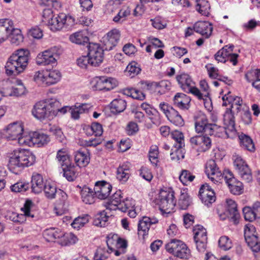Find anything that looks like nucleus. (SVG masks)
Segmentation results:
<instances>
[{"label": "nucleus", "instance_id": "1", "mask_svg": "<svg viewBox=\"0 0 260 260\" xmlns=\"http://www.w3.org/2000/svg\"><path fill=\"white\" fill-rule=\"evenodd\" d=\"M29 51L27 49L15 50L9 57L6 66V73L9 75L22 73L27 67L29 59Z\"/></svg>", "mask_w": 260, "mask_h": 260}, {"label": "nucleus", "instance_id": "2", "mask_svg": "<svg viewBox=\"0 0 260 260\" xmlns=\"http://www.w3.org/2000/svg\"><path fill=\"white\" fill-rule=\"evenodd\" d=\"M8 166L10 170L27 167L34 165L36 156L32 152L24 149H16L8 153Z\"/></svg>", "mask_w": 260, "mask_h": 260}, {"label": "nucleus", "instance_id": "3", "mask_svg": "<svg viewBox=\"0 0 260 260\" xmlns=\"http://www.w3.org/2000/svg\"><path fill=\"white\" fill-rule=\"evenodd\" d=\"M59 102L55 99H50L45 101L37 103L32 110V114L36 118L40 120L51 119L55 111H52L53 106H57Z\"/></svg>", "mask_w": 260, "mask_h": 260}, {"label": "nucleus", "instance_id": "4", "mask_svg": "<svg viewBox=\"0 0 260 260\" xmlns=\"http://www.w3.org/2000/svg\"><path fill=\"white\" fill-rule=\"evenodd\" d=\"M156 203L159 205L162 213L169 214L172 212L176 205L174 192L171 190H161Z\"/></svg>", "mask_w": 260, "mask_h": 260}, {"label": "nucleus", "instance_id": "5", "mask_svg": "<svg viewBox=\"0 0 260 260\" xmlns=\"http://www.w3.org/2000/svg\"><path fill=\"white\" fill-rule=\"evenodd\" d=\"M255 227L248 223L244 229V237L248 246L254 253H257L255 257L260 258V242L258 241Z\"/></svg>", "mask_w": 260, "mask_h": 260}, {"label": "nucleus", "instance_id": "6", "mask_svg": "<svg viewBox=\"0 0 260 260\" xmlns=\"http://www.w3.org/2000/svg\"><path fill=\"white\" fill-rule=\"evenodd\" d=\"M166 249L169 253L180 258L187 259L190 254V250L186 244L178 240H172L166 245Z\"/></svg>", "mask_w": 260, "mask_h": 260}, {"label": "nucleus", "instance_id": "7", "mask_svg": "<svg viewBox=\"0 0 260 260\" xmlns=\"http://www.w3.org/2000/svg\"><path fill=\"white\" fill-rule=\"evenodd\" d=\"M195 129L198 133H204L206 135L211 134L218 128L215 124L209 123L207 116L199 112L194 116Z\"/></svg>", "mask_w": 260, "mask_h": 260}, {"label": "nucleus", "instance_id": "8", "mask_svg": "<svg viewBox=\"0 0 260 260\" xmlns=\"http://www.w3.org/2000/svg\"><path fill=\"white\" fill-rule=\"evenodd\" d=\"M60 53V50L58 47H51L38 55L36 58L37 63L42 66L55 64Z\"/></svg>", "mask_w": 260, "mask_h": 260}, {"label": "nucleus", "instance_id": "9", "mask_svg": "<svg viewBox=\"0 0 260 260\" xmlns=\"http://www.w3.org/2000/svg\"><path fill=\"white\" fill-rule=\"evenodd\" d=\"M122 193L120 190L115 192L111 197L109 203V208L115 210L116 208L122 212H126L132 204L131 201L127 198L122 199Z\"/></svg>", "mask_w": 260, "mask_h": 260}, {"label": "nucleus", "instance_id": "10", "mask_svg": "<svg viewBox=\"0 0 260 260\" xmlns=\"http://www.w3.org/2000/svg\"><path fill=\"white\" fill-rule=\"evenodd\" d=\"M159 107L171 123L178 126H182L184 124V120L181 115L172 106L162 102L159 104Z\"/></svg>", "mask_w": 260, "mask_h": 260}, {"label": "nucleus", "instance_id": "11", "mask_svg": "<svg viewBox=\"0 0 260 260\" xmlns=\"http://www.w3.org/2000/svg\"><path fill=\"white\" fill-rule=\"evenodd\" d=\"M74 24V19L71 16H67L65 14L60 13L53 17L48 22V25L53 31L59 30L64 26H72Z\"/></svg>", "mask_w": 260, "mask_h": 260}, {"label": "nucleus", "instance_id": "12", "mask_svg": "<svg viewBox=\"0 0 260 260\" xmlns=\"http://www.w3.org/2000/svg\"><path fill=\"white\" fill-rule=\"evenodd\" d=\"M88 55L90 59V66H99L104 59V50L100 45L97 43H89L88 45Z\"/></svg>", "mask_w": 260, "mask_h": 260}, {"label": "nucleus", "instance_id": "13", "mask_svg": "<svg viewBox=\"0 0 260 260\" xmlns=\"http://www.w3.org/2000/svg\"><path fill=\"white\" fill-rule=\"evenodd\" d=\"M234 164L239 175L243 180L246 182H250L252 180V174L247 164L241 156L238 155L233 156Z\"/></svg>", "mask_w": 260, "mask_h": 260}, {"label": "nucleus", "instance_id": "14", "mask_svg": "<svg viewBox=\"0 0 260 260\" xmlns=\"http://www.w3.org/2000/svg\"><path fill=\"white\" fill-rule=\"evenodd\" d=\"M205 172L208 178L213 183L217 184L220 182L222 173L219 170L214 160L211 159L207 162Z\"/></svg>", "mask_w": 260, "mask_h": 260}, {"label": "nucleus", "instance_id": "15", "mask_svg": "<svg viewBox=\"0 0 260 260\" xmlns=\"http://www.w3.org/2000/svg\"><path fill=\"white\" fill-rule=\"evenodd\" d=\"M190 142L193 147L200 151H206L211 146V140L206 136H198L192 137Z\"/></svg>", "mask_w": 260, "mask_h": 260}, {"label": "nucleus", "instance_id": "16", "mask_svg": "<svg viewBox=\"0 0 260 260\" xmlns=\"http://www.w3.org/2000/svg\"><path fill=\"white\" fill-rule=\"evenodd\" d=\"M199 197L202 202L207 206H209L215 201V192L207 183L201 187Z\"/></svg>", "mask_w": 260, "mask_h": 260}, {"label": "nucleus", "instance_id": "17", "mask_svg": "<svg viewBox=\"0 0 260 260\" xmlns=\"http://www.w3.org/2000/svg\"><path fill=\"white\" fill-rule=\"evenodd\" d=\"M117 81L112 78L101 77L95 79L94 87L98 90H110L116 86Z\"/></svg>", "mask_w": 260, "mask_h": 260}, {"label": "nucleus", "instance_id": "18", "mask_svg": "<svg viewBox=\"0 0 260 260\" xmlns=\"http://www.w3.org/2000/svg\"><path fill=\"white\" fill-rule=\"evenodd\" d=\"M158 222V220L155 218H150L149 217L144 216L139 220L138 226V234L139 237L142 236L144 238V236L148 235V231L151 225L156 224Z\"/></svg>", "mask_w": 260, "mask_h": 260}, {"label": "nucleus", "instance_id": "19", "mask_svg": "<svg viewBox=\"0 0 260 260\" xmlns=\"http://www.w3.org/2000/svg\"><path fill=\"white\" fill-rule=\"evenodd\" d=\"M112 186L106 181L95 183L94 191L96 197L101 200L106 199L110 194Z\"/></svg>", "mask_w": 260, "mask_h": 260}, {"label": "nucleus", "instance_id": "20", "mask_svg": "<svg viewBox=\"0 0 260 260\" xmlns=\"http://www.w3.org/2000/svg\"><path fill=\"white\" fill-rule=\"evenodd\" d=\"M4 130L10 139L18 140L23 134V127L21 122L17 121L9 124Z\"/></svg>", "mask_w": 260, "mask_h": 260}, {"label": "nucleus", "instance_id": "21", "mask_svg": "<svg viewBox=\"0 0 260 260\" xmlns=\"http://www.w3.org/2000/svg\"><path fill=\"white\" fill-rule=\"evenodd\" d=\"M120 32L118 30L114 29L108 33L104 38V43L105 49L110 50L117 45L120 39Z\"/></svg>", "mask_w": 260, "mask_h": 260}, {"label": "nucleus", "instance_id": "22", "mask_svg": "<svg viewBox=\"0 0 260 260\" xmlns=\"http://www.w3.org/2000/svg\"><path fill=\"white\" fill-rule=\"evenodd\" d=\"M193 30L205 38H208L212 34V25L208 21H198L193 25Z\"/></svg>", "mask_w": 260, "mask_h": 260}, {"label": "nucleus", "instance_id": "23", "mask_svg": "<svg viewBox=\"0 0 260 260\" xmlns=\"http://www.w3.org/2000/svg\"><path fill=\"white\" fill-rule=\"evenodd\" d=\"M31 189L35 193L41 192L46 184L42 176L38 173H34L31 177Z\"/></svg>", "mask_w": 260, "mask_h": 260}, {"label": "nucleus", "instance_id": "24", "mask_svg": "<svg viewBox=\"0 0 260 260\" xmlns=\"http://www.w3.org/2000/svg\"><path fill=\"white\" fill-rule=\"evenodd\" d=\"M226 212L231 217V219L235 224L238 223L240 215L237 210V206L235 202L231 199L226 200Z\"/></svg>", "mask_w": 260, "mask_h": 260}, {"label": "nucleus", "instance_id": "25", "mask_svg": "<svg viewBox=\"0 0 260 260\" xmlns=\"http://www.w3.org/2000/svg\"><path fill=\"white\" fill-rule=\"evenodd\" d=\"M174 104L181 109H188L190 99L183 93H177L173 99Z\"/></svg>", "mask_w": 260, "mask_h": 260}, {"label": "nucleus", "instance_id": "26", "mask_svg": "<svg viewBox=\"0 0 260 260\" xmlns=\"http://www.w3.org/2000/svg\"><path fill=\"white\" fill-rule=\"evenodd\" d=\"M75 161L78 167H85L90 161V157L88 152L80 150L75 152L74 155Z\"/></svg>", "mask_w": 260, "mask_h": 260}, {"label": "nucleus", "instance_id": "27", "mask_svg": "<svg viewBox=\"0 0 260 260\" xmlns=\"http://www.w3.org/2000/svg\"><path fill=\"white\" fill-rule=\"evenodd\" d=\"M63 236V232L54 228L46 229L43 232L44 238L48 242H55L56 240L62 238Z\"/></svg>", "mask_w": 260, "mask_h": 260}, {"label": "nucleus", "instance_id": "28", "mask_svg": "<svg viewBox=\"0 0 260 260\" xmlns=\"http://www.w3.org/2000/svg\"><path fill=\"white\" fill-rule=\"evenodd\" d=\"M46 86H50L57 83L61 77L60 72L56 70L46 71Z\"/></svg>", "mask_w": 260, "mask_h": 260}, {"label": "nucleus", "instance_id": "29", "mask_svg": "<svg viewBox=\"0 0 260 260\" xmlns=\"http://www.w3.org/2000/svg\"><path fill=\"white\" fill-rule=\"evenodd\" d=\"M176 79L181 88L184 91H187L190 87L195 85L191 77L187 74L183 73L176 76Z\"/></svg>", "mask_w": 260, "mask_h": 260}, {"label": "nucleus", "instance_id": "30", "mask_svg": "<svg viewBox=\"0 0 260 260\" xmlns=\"http://www.w3.org/2000/svg\"><path fill=\"white\" fill-rule=\"evenodd\" d=\"M11 24L12 21L9 19L0 20V43L8 39Z\"/></svg>", "mask_w": 260, "mask_h": 260}, {"label": "nucleus", "instance_id": "31", "mask_svg": "<svg viewBox=\"0 0 260 260\" xmlns=\"http://www.w3.org/2000/svg\"><path fill=\"white\" fill-rule=\"evenodd\" d=\"M11 26V29L9 30L8 38H10V40L12 44L18 45L23 41V37L21 34L20 29L14 28L12 21Z\"/></svg>", "mask_w": 260, "mask_h": 260}, {"label": "nucleus", "instance_id": "32", "mask_svg": "<svg viewBox=\"0 0 260 260\" xmlns=\"http://www.w3.org/2000/svg\"><path fill=\"white\" fill-rule=\"evenodd\" d=\"M81 196L83 202L87 204H91L95 202L94 191L87 186L83 187L81 190Z\"/></svg>", "mask_w": 260, "mask_h": 260}, {"label": "nucleus", "instance_id": "33", "mask_svg": "<svg viewBox=\"0 0 260 260\" xmlns=\"http://www.w3.org/2000/svg\"><path fill=\"white\" fill-rule=\"evenodd\" d=\"M223 122L224 126L230 131L235 130V117L231 108H228L223 114Z\"/></svg>", "mask_w": 260, "mask_h": 260}, {"label": "nucleus", "instance_id": "34", "mask_svg": "<svg viewBox=\"0 0 260 260\" xmlns=\"http://www.w3.org/2000/svg\"><path fill=\"white\" fill-rule=\"evenodd\" d=\"M240 146L244 149L250 151L254 152L255 146L251 138L245 134H242L239 136Z\"/></svg>", "mask_w": 260, "mask_h": 260}, {"label": "nucleus", "instance_id": "35", "mask_svg": "<svg viewBox=\"0 0 260 260\" xmlns=\"http://www.w3.org/2000/svg\"><path fill=\"white\" fill-rule=\"evenodd\" d=\"M63 175L69 181L74 180L78 175V171L76 167L70 164L62 167Z\"/></svg>", "mask_w": 260, "mask_h": 260}, {"label": "nucleus", "instance_id": "36", "mask_svg": "<svg viewBox=\"0 0 260 260\" xmlns=\"http://www.w3.org/2000/svg\"><path fill=\"white\" fill-rule=\"evenodd\" d=\"M130 176V169L127 165H123L117 170L116 177L120 181L126 182Z\"/></svg>", "mask_w": 260, "mask_h": 260}, {"label": "nucleus", "instance_id": "37", "mask_svg": "<svg viewBox=\"0 0 260 260\" xmlns=\"http://www.w3.org/2000/svg\"><path fill=\"white\" fill-rule=\"evenodd\" d=\"M234 47L233 45L224 46L215 54V59L218 62H225L228 56L230 54V48H234Z\"/></svg>", "mask_w": 260, "mask_h": 260}, {"label": "nucleus", "instance_id": "38", "mask_svg": "<svg viewBox=\"0 0 260 260\" xmlns=\"http://www.w3.org/2000/svg\"><path fill=\"white\" fill-rule=\"evenodd\" d=\"M126 102L121 99L114 100L111 103V110L112 113H119L123 112L126 108Z\"/></svg>", "mask_w": 260, "mask_h": 260}, {"label": "nucleus", "instance_id": "39", "mask_svg": "<svg viewBox=\"0 0 260 260\" xmlns=\"http://www.w3.org/2000/svg\"><path fill=\"white\" fill-rule=\"evenodd\" d=\"M108 218L109 216L105 210L100 211L95 215L93 224L98 226L104 227L107 224Z\"/></svg>", "mask_w": 260, "mask_h": 260}, {"label": "nucleus", "instance_id": "40", "mask_svg": "<svg viewBox=\"0 0 260 260\" xmlns=\"http://www.w3.org/2000/svg\"><path fill=\"white\" fill-rule=\"evenodd\" d=\"M18 142L21 145H26L30 147L34 146V132L30 133L28 134L23 133L18 137Z\"/></svg>", "mask_w": 260, "mask_h": 260}, {"label": "nucleus", "instance_id": "41", "mask_svg": "<svg viewBox=\"0 0 260 260\" xmlns=\"http://www.w3.org/2000/svg\"><path fill=\"white\" fill-rule=\"evenodd\" d=\"M191 199L188 193L185 190L181 191V194L178 199V206L182 210H186L190 205Z\"/></svg>", "mask_w": 260, "mask_h": 260}, {"label": "nucleus", "instance_id": "42", "mask_svg": "<svg viewBox=\"0 0 260 260\" xmlns=\"http://www.w3.org/2000/svg\"><path fill=\"white\" fill-rule=\"evenodd\" d=\"M16 85L15 87H13L10 92L7 93L5 96H20L23 94L25 92V88L22 82L20 80H17L16 81ZM3 96L4 95L3 94Z\"/></svg>", "mask_w": 260, "mask_h": 260}, {"label": "nucleus", "instance_id": "43", "mask_svg": "<svg viewBox=\"0 0 260 260\" xmlns=\"http://www.w3.org/2000/svg\"><path fill=\"white\" fill-rule=\"evenodd\" d=\"M70 40L75 44L79 45H84L87 44L89 39L87 37L84 36L81 32H77L70 36Z\"/></svg>", "mask_w": 260, "mask_h": 260}, {"label": "nucleus", "instance_id": "44", "mask_svg": "<svg viewBox=\"0 0 260 260\" xmlns=\"http://www.w3.org/2000/svg\"><path fill=\"white\" fill-rule=\"evenodd\" d=\"M196 10L202 15L207 16L209 14L210 4L206 0H197Z\"/></svg>", "mask_w": 260, "mask_h": 260}, {"label": "nucleus", "instance_id": "45", "mask_svg": "<svg viewBox=\"0 0 260 260\" xmlns=\"http://www.w3.org/2000/svg\"><path fill=\"white\" fill-rule=\"evenodd\" d=\"M43 190L46 198L49 199H53L55 198L58 190L54 184L50 182H46Z\"/></svg>", "mask_w": 260, "mask_h": 260}, {"label": "nucleus", "instance_id": "46", "mask_svg": "<svg viewBox=\"0 0 260 260\" xmlns=\"http://www.w3.org/2000/svg\"><path fill=\"white\" fill-rule=\"evenodd\" d=\"M194 240L207 241L206 230L201 225H197L193 229Z\"/></svg>", "mask_w": 260, "mask_h": 260}, {"label": "nucleus", "instance_id": "47", "mask_svg": "<svg viewBox=\"0 0 260 260\" xmlns=\"http://www.w3.org/2000/svg\"><path fill=\"white\" fill-rule=\"evenodd\" d=\"M35 145L37 144L39 146L46 145L50 141V138L48 135L40 133L38 132H34Z\"/></svg>", "mask_w": 260, "mask_h": 260}, {"label": "nucleus", "instance_id": "48", "mask_svg": "<svg viewBox=\"0 0 260 260\" xmlns=\"http://www.w3.org/2000/svg\"><path fill=\"white\" fill-rule=\"evenodd\" d=\"M172 138L175 141V146L179 148L184 147V136L182 132L179 131H174L171 133Z\"/></svg>", "mask_w": 260, "mask_h": 260}, {"label": "nucleus", "instance_id": "49", "mask_svg": "<svg viewBox=\"0 0 260 260\" xmlns=\"http://www.w3.org/2000/svg\"><path fill=\"white\" fill-rule=\"evenodd\" d=\"M125 91V94L133 99L141 101H143L145 99V94L138 89L132 88L126 90Z\"/></svg>", "mask_w": 260, "mask_h": 260}, {"label": "nucleus", "instance_id": "50", "mask_svg": "<svg viewBox=\"0 0 260 260\" xmlns=\"http://www.w3.org/2000/svg\"><path fill=\"white\" fill-rule=\"evenodd\" d=\"M232 193L235 195L241 194L243 191L242 183L239 181H235L234 183H229L228 185Z\"/></svg>", "mask_w": 260, "mask_h": 260}, {"label": "nucleus", "instance_id": "51", "mask_svg": "<svg viewBox=\"0 0 260 260\" xmlns=\"http://www.w3.org/2000/svg\"><path fill=\"white\" fill-rule=\"evenodd\" d=\"M219 247L223 250H228L233 246L232 240L226 236H221L218 240Z\"/></svg>", "mask_w": 260, "mask_h": 260}, {"label": "nucleus", "instance_id": "52", "mask_svg": "<svg viewBox=\"0 0 260 260\" xmlns=\"http://www.w3.org/2000/svg\"><path fill=\"white\" fill-rule=\"evenodd\" d=\"M88 215H86L83 216H79L76 218L71 224L72 227L77 230H79L81 227L83 226L88 222Z\"/></svg>", "mask_w": 260, "mask_h": 260}, {"label": "nucleus", "instance_id": "53", "mask_svg": "<svg viewBox=\"0 0 260 260\" xmlns=\"http://www.w3.org/2000/svg\"><path fill=\"white\" fill-rule=\"evenodd\" d=\"M29 187L28 183L24 182H18L11 186V191L14 192H24Z\"/></svg>", "mask_w": 260, "mask_h": 260}, {"label": "nucleus", "instance_id": "54", "mask_svg": "<svg viewBox=\"0 0 260 260\" xmlns=\"http://www.w3.org/2000/svg\"><path fill=\"white\" fill-rule=\"evenodd\" d=\"M149 118L154 124H159L160 123V117L158 112L154 108H151L146 112Z\"/></svg>", "mask_w": 260, "mask_h": 260}, {"label": "nucleus", "instance_id": "55", "mask_svg": "<svg viewBox=\"0 0 260 260\" xmlns=\"http://www.w3.org/2000/svg\"><path fill=\"white\" fill-rule=\"evenodd\" d=\"M131 11L128 8L121 9L116 16L113 18V21L115 22H121L123 21L125 18L130 14Z\"/></svg>", "mask_w": 260, "mask_h": 260}, {"label": "nucleus", "instance_id": "56", "mask_svg": "<svg viewBox=\"0 0 260 260\" xmlns=\"http://www.w3.org/2000/svg\"><path fill=\"white\" fill-rule=\"evenodd\" d=\"M194 178V176L192 175L188 171L186 170L182 171L179 176L180 181L184 185H186L188 182L192 181Z\"/></svg>", "mask_w": 260, "mask_h": 260}, {"label": "nucleus", "instance_id": "57", "mask_svg": "<svg viewBox=\"0 0 260 260\" xmlns=\"http://www.w3.org/2000/svg\"><path fill=\"white\" fill-rule=\"evenodd\" d=\"M109 252L105 248L99 247L97 249L94 256V260H106L109 255Z\"/></svg>", "mask_w": 260, "mask_h": 260}, {"label": "nucleus", "instance_id": "58", "mask_svg": "<svg viewBox=\"0 0 260 260\" xmlns=\"http://www.w3.org/2000/svg\"><path fill=\"white\" fill-rule=\"evenodd\" d=\"M46 71L36 72L34 76V81L39 84L46 85Z\"/></svg>", "mask_w": 260, "mask_h": 260}, {"label": "nucleus", "instance_id": "59", "mask_svg": "<svg viewBox=\"0 0 260 260\" xmlns=\"http://www.w3.org/2000/svg\"><path fill=\"white\" fill-rule=\"evenodd\" d=\"M243 213L246 220L250 222L254 220L257 217L252 209L249 207H245L243 209Z\"/></svg>", "mask_w": 260, "mask_h": 260}, {"label": "nucleus", "instance_id": "60", "mask_svg": "<svg viewBox=\"0 0 260 260\" xmlns=\"http://www.w3.org/2000/svg\"><path fill=\"white\" fill-rule=\"evenodd\" d=\"M137 63L136 62L133 61L127 66L126 72L129 73V76H134L140 72L141 69L137 66Z\"/></svg>", "mask_w": 260, "mask_h": 260}, {"label": "nucleus", "instance_id": "61", "mask_svg": "<svg viewBox=\"0 0 260 260\" xmlns=\"http://www.w3.org/2000/svg\"><path fill=\"white\" fill-rule=\"evenodd\" d=\"M206 68L210 78L212 79H218L219 76V70L217 68L213 66L212 64L209 63L206 66Z\"/></svg>", "mask_w": 260, "mask_h": 260}, {"label": "nucleus", "instance_id": "62", "mask_svg": "<svg viewBox=\"0 0 260 260\" xmlns=\"http://www.w3.org/2000/svg\"><path fill=\"white\" fill-rule=\"evenodd\" d=\"M139 174L140 176L142 177L144 179L148 181H150L153 178L152 174L150 170L145 167H142L139 170Z\"/></svg>", "mask_w": 260, "mask_h": 260}, {"label": "nucleus", "instance_id": "63", "mask_svg": "<svg viewBox=\"0 0 260 260\" xmlns=\"http://www.w3.org/2000/svg\"><path fill=\"white\" fill-rule=\"evenodd\" d=\"M90 59L88 54L86 56H82L77 60L78 66L83 69H86L88 65H90Z\"/></svg>", "mask_w": 260, "mask_h": 260}, {"label": "nucleus", "instance_id": "64", "mask_svg": "<svg viewBox=\"0 0 260 260\" xmlns=\"http://www.w3.org/2000/svg\"><path fill=\"white\" fill-rule=\"evenodd\" d=\"M89 129L92 132L95 136H100L103 132L102 125L97 122L92 123Z\"/></svg>", "mask_w": 260, "mask_h": 260}]
</instances>
